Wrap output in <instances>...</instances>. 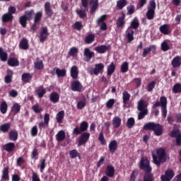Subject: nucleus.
Wrapping results in <instances>:
<instances>
[{"label":"nucleus","mask_w":181,"mask_h":181,"mask_svg":"<svg viewBox=\"0 0 181 181\" xmlns=\"http://www.w3.org/2000/svg\"><path fill=\"white\" fill-rule=\"evenodd\" d=\"M32 110L35 112L36 114H40L42 111V108H41L39 105V104H35V105H33Z\"/></svg>","instance_id":"63"},{"label":"nucleus","mask_w":181,"mask_h":181,"mask_svg":"<svg viewBox=\"0 0 181 181\" xmlns=\"http://www.w3.org/2000/svg\"><path fill=\"white\" fill-rule=\"evenodd\" d=\"M9 166H6L2 170L1 179L3 180H9Z\"/></svg>","instance_id":"29"},{"label":"nucleus","mask_w":181,"mask_h":181,"mask_svg":"<svg viewBox=\"0 0 181 181\" xmlns=\"http://www.w3.org/2000/svg\"><path fill=\"white\" fill-rule=\"evenodd\" d=\"M12 77H13V71H8V74L5 77V83H6L7 84H9V83H11Z\"/></svg>","instance_id":"61"},{"label":"nucleus","mask_w":181,"mask_h":181,"mask_svg":"<svg viewBox=\"0 0 181 181\" xmlns=\"http://www.w3.org/2000/svg\"><path fill=\"white\" fill-rule=\"evenodd\" d=\"M44 63L43 61L40 59L39 57H37L35 61L34 62V69L35 70H42L44 69Z\"/></svg>","instance_id":"20"},{"label":"nucleus","mask_w":181,"mask_h":181,"mask_svg":"<svg viewBox=\"0 0 181 181\" xmlns=\"http://www.w3.org/2000/svg\"><path fill=\"white\" fill-rule=\"evenodd\" d=\"M3 148L6 152H13V151H15L16 145L14 142H8L4 145Z\"/></svg>","instance_id":"28"},{"label":"nucleus","mask_w":181,"mask_h":181,"mask_svg":"<svg viewBox=\"0 0 181 181\" xmlns=\"http://www.w3.org/2000/svg\"><path fill=\"white\" fill-rule=\"evenodd\" d=\"M149 5L151 10L153 13V18H155L156 9V1L155 0H150Z\"/></svg>","instance_id":"53"},{"label":"nucleus","mask_w":181,"mask_h":181,"mask_svg":"<svg viewBox=\"0 0 181 181\" xmlns=\"http://www.w3.org/2000/svg\"><path fill=\"white\" fill-rule=\"evenodd\" d=\"M19 47L23 50H28L30 45L28 39L23 37L19 43Z\"/></svg>","instance_id":"25"},{"label":"nucleus","mask_w":181,"mask_h":181,"mask_svg":"<svg viewBox=\"0 0 181 181\" xmlns=\"http://www.w3.org/2000/svg\"><path fill=\"white\" fill-rule=\"evenodd\" d=\"M78 52L79 49H78V47H71V49H69V51L68 52V56L74 57L76 54H78Z\"/></svg>","instance_id":"50"},{"label":"nucleus","mask_w":181,"mask_h":181,"mask_svg":"<svg viewBox=\"0 0 181 181\" xmlns=\"http://www.w3.org/2000/svg\"><path fill=\"white\" fill-rule=\"evenodd\" d=\"M135 123L136 122H135L134 118H133V117L128 118V119L127 121V128L131 129L132 128H133V127H134Z\"/></svg>","instance_id":"55"},{"label":"nucleus","mask_w":181,"mask_h":181,"mask_svg":"<svg viewBox=\"0 0 181 181\" xmlns=\"http://www.w3.org/2000/svg\"><path fill=\"white\" fill-rule=\"evenodd\" d=\"M167 105H168V100L166 97H160V101H156V103H155V104L153 105L152 108L156 109L158 107H161L162 116L164 118H166L168 115Z\"/></svg>","instance_id":"4"},{"label":"nucleus","mask_w":181,"mask_h":181,"mask_svg":"<svg viewBox=\"0 0 181 181\" xmlns=\"http://www.w3.org/2000/svg\"><path fill=\"white\" fill-rule=\"evenodd\" d=\"M45 12L46 16H48V18H51V16H53L54 10H52L51 7L50 1H46L45 3Z\"/></svg>","instance_id":"13"},{"label":"nucleus","mask_w":181,"mask_h":181,"mask_svg":"<svg viewBox=\"0 0 181 181\" xmlns=\"http://www.w3.org/2000/svg\"><path fill=\"white\" fill-rule=\"evenodd\" d=\"M8 9H9L10 22H13V15L16 12V7H15V6H9Z\"/></svg>","instance_id":"44"},{"label":"nucleus","mask_w":181,"mask_h":181,"mask_svg":"<svg viewBox=\"0 0 181 181\" xmlns=\"http://www.w3.org/2000/svg\"><path fill=\"white\" fill-rule=\"evenodd\" d=\"M118 148L117 141H110L109 143V151L111 153H115Z\"/></svg>","instance_id":"24"},{"label":"nucleus","mask_w":181,"mask_h":181,"mask_svg":"<svg viewBox=\"0 0 181 181\" xmlns=\"http://www.w3.org/2000/svg\"><path fill=\"white\" fill-rule=\"evenodd\" d=\"M151 52H152V53L153 54H156V46L151 45L148 47H146L145 49H144V52L142 53V57H146L147 54L151 53Z\"/></svg>","instance_id":"15"},{"label":"nucleus","mask_w":181,"mask_h":181,"mask_svg":"<svg viewBox=\"0 0 181 181\" xmlns=\"http://www.w3.org/2000/svg\"><path fill=\"white\" fill-rule=\"evenodd\" d=\"M71 89L72 91H77L78 93L84 91L83 86H82L81 83L77 79L73 81L72 84H71Z\"/></svg>","instance_id":"10"},{"label":"nucleus","mask_w":181,"mask_h":181,"mask_svg":"<svg viewBox=\"0 0 181 181\" xmlns=\"http://www.w3.org/2000/svg\"><path fill=\"white\" fill-rule=\"evenodd\" d=\"M19 23L21 25L23 28H26L27 26L26 11H25V14H23V16H21V18L19 19Z\"/></svg>","instance_id":"39"},{"label":"nucleus","mask_w":181,"mask_h":181,"mask_svg":"<svg viewBox=\"0 0 181 181\" xmlns=\"http://www.w3.org/2000/svg\"><path fill=\"white\" fill-rule=\"evenodd\" d=\"M0 60L1 62H6L8 60V53L4 52L2 47H0Z\"/></svg>","instance_id":"45"},{"label":"nucleus","mask_w":181,"mask_h":181,"mask_svg":"<svg viewBox=\"0 0 181 181\" xmlns=\"http://www.w3.org/2000/svg\"><path fill=\"white\" fill-rule=\"evenodd\" d=\"M116 25L118 29H124L126 25V13L124 11H121V16H119Z\"/></svg>","instance_id":"8"},{"label":"nucleus","mask_w":181,"mask_h":181,"mask_svg":"<svg viewBox=\"0 0 181 181\" xmlns=\"http://www.w3.org/2000/svg\"><path fill=\"white\" fill-rule=\"evenodd\" d=\"M115 169L112 165H108L105 169V175L107 177H113L115 176Z\"/></svg>","instance_id":"21"},{"label":"nucleus","mask_w":181,"mask_h":181,"mask_svg":"<svg viewBox=\"0 0 181 181\" xmlns=\"http://www.w3.org/2000/svg\"><path fill=\"white\" fill-rule=\"evenodd\" d=\"M89 124L86 121H83L81 122L80 128L76 126L74 128L73 134L75 135H80L81 134L84 133L88 129Z\"/></svg>","instance_id":"6"},{"label":"nucleus","mask_w":181,"mask_h":181,"mask_svg":"<svg viewBox=\"0 0 181 181\" xmlns=\"http://www.w3.org/2000/svg\"><path fill=\"white\" fill-rule=\"evenodd\" d=\"M65 138L66 134L64 131H59L56 135V139L58 142H62V141H64Z\"/></svg>","instance_id":"40"},{"label":"nucleus","mask_w":181,"mask_h":181,"mask_svg":"<svg viewBox=\"0 0 181 181\" xmlns=\"http://www.w3.org/2000/svg\"><path fill=\"white\" fill-rule=\"evenodd\" d=\"M90 138V132H86V131L85 132L81 134L78 141V146H81L82 145H86L87 142H88Z\"/></svg>","instance_id":"9"},{"label":"nucleus","mask_w":181,"mask_h":181,"mask_svg":"<svg viewBox=\"0 0 181 181\" xmlns=\"http://www.w3.org/2000/svg\"><path fill=\"white\" fill-rule=\"evenodd\" d=\"M39 151L36 146H35L31 152V158L32 159H35L37 160L39 158Z\"/></svg>","instance_id":"47"},{"label":"nucleus","mask_w":181,"mask_h":181,"mask_svg":"<svg viewBox=\"0 0 181 181\" xmlns=\"http://www.w3.org/2000/svg\"><path fill=\"white\" fill-rule=\"evenodd\" d=\"M21 108V107L20 104L16 103L11 107V112H13L14 114V115H16V114H18V112H20Z\"/></svg>","instance_id":"43"},{"label":"nucleus","mask_w":181,"mask_h":181,"mask_svg":"<svg viewBox=\"0 0 181 181\" xmlns=\"http://www.w3.org/2000/svg\"><path fill=\"white\" fill-rule=\"evenodd\" d=\"M126 39L127 41L129 42H133V40H134V30H133V28H131V25L126 30Z\"/></svg>","instance_id":"16"},{"label":"nucleus","mask_w":181,"mask_h":181,"mask_svg":"<svg viewBox=\"0 0 181 181\" xmlns=\"http://www.w3.org/2000/svg\"><path fill=\"white\" fill-rule=\"evenodd\" d=\"M50 101H52V103H53L54 104H57V103H59V98H60V95L59 94H58V93H52L50 94Z\"/></svg>","instance_id":"36"},{"label":"nucleus","mask_w":181,"mask_h":181,"mask_svg":"<svg viewBox=\"0 0 181 181\" xmlns=\"http://www.w3.org/2000/svg\"><path fill=\"white\" fill-rule=\"evenodd\" d=\"M33 74L30 73H23L21 76V80L23 83H30L31 80L33 79Z\"/></svg>","instance_id":"23"},{"label":"nucleus","mask_w":181,"mask_h":181,"mask_svg":"<svg viewBox=\"0 0 181 181\" xmlns=\"http://www.w3.org/2000/svg\"><path fill=\"white\" fill-rule=\"evenodd\" d=\"M148 104L145 100H139L137 105V109L140 111L138 114V119H143L148 114Z\"/></svg>","instance_id":"3"},{"label":"nucleus","mask_w":181,"mask_h":181,"mask_svg":"<svg viewBox=\"0 0 181 181\" xmlns=\"http://www.w3.org/2000/svg\"><path fill=\"white\" fill-rule=\"evenodd\" d=\"M64 115H65V112L64 110L62 111H59L57 115H56V119H57V122L58 124H62L63 122V119L64 118Z\"/></svg>","instance_id":"37"},{"label":"nucleus","mask_w":181,"mask_h":181,"mask_svg":"<svg viewBox=\"0 0 181 181\" xmlns=\"http://www.w3.org/2000/svg\"><path fill=\"white\" fill-rule=\"evenodd\" d=\"M48 36H49V33L48 31V28L47 26L42 28L41 32L40 33V42L41 43H44L47 39H48Z\"/></svg>","instance_id":"11"},{"label":"nucleus","mask_w":181,"mask_h":181,"mask_svg":"<svg viewBox=\"0 0 181 181\" xmlns=\"http://www.w3.org/2000/svg\"><path fill=\"white\" fill-rule=\"evenodd\" d=\"M175 176V172L173 169H168L165 170V175H162L161 180L162 181H170L173 177Z\"/></svg>","instance_id":"12"},{"label":"nucleus","mask_w":181,"mask_h":181,"mask_svg":"<svg viewBox=\"0 0 181 181\" xmlns=\"http://www.w3.org/2000/svg\"><path fill=\"white\" fill-rule=\"evenodd\" d=\"M46 93L47 91L45 88H44V86H40V87H37V88L36 89V93L38 95L39 98H42Z\"/></svg>","instance_id":"33"},{"label":"nucleus","mask_w":181,"mask_h":181,"mask_svg":"<svg viewBox=\"0 0 181 181\" xmlns=\"http://www.w3.org/2000/svg\"><path fill=\"white\" fill-rule=\"evenodd\" d=\"M159 30L160 33H163V35H170V28L169 25H163L162 26H160Z\"/></svg>","instance_id":"32"},{"label":"nucleus","mask_w":181,"mask_h":181,"mask_svg":"<svg viewBox=\"0 0 181 181\" xmlns=\"http://www.w3.org/2000/svg\"><path fill=\"white\" fill-rule=\"evenodd\" d=\"M144 129L146 131H153L156 136H160L163 134V127L160 124H156V122H147L144 125Z\"/></svg>","instance_id":"2"},{"label":"nucleus","mask_w":181,"mask_h":181,"mask_svg":"<svg viewBox=\"0 0 181 181\" xmlns=\"http://www.w3.org/2000/svg\"><path fill=\"white\" fill-rule=\"evenodd\" d=\"M78 74L79 71L77 66H72L71 68V77L76 81L77 78H78Z\"/></svg>","instance_id":"26"},{"label":"nucleus","mask_w":181,"mask_h":181,"mask_svg":"<svg viewBox=\"0 0 181 181\" xmlns=\"http://www.w3.org/2000/svg\"><path fill=\"white\" fill-rule=\"evenodd\" d=\"M56 74L58 77H65L66 76V70L65 69H63L62 70L57 69Z\"/></svg>","instance_id":"58"},{"label":"nucleus","mask_w":181,"mask_h":181,"mask_svg":"<svg viewBox=\"0 0 181 181\" xmlns=\"http://www.w3.org/2000/svg\"><path fill=\"white\" fill-rule=\"evenodd\" d=\"M42 11H37V13H35V22L37 24V26H38V25H40V22H41L42 18Z\"/></svg>","instance_id":"52"},{"label":"nucleus","mask_w":181,"mask_h":181,"mask_svg":"<svg viewBox=\"0 0 181 181\" xmlns=\"http://www.w3.org/2000/svg\"><path fill=\"white\" fill-rule=\"evenodd\" d=\"M122 124V118L119 117H115L112 119V125L114 128H119Z\"/></svg>","instance_id":"38"},{"label":"nucleus","mask_w":181,"mask_h":181,"mask_svg":"<svg viewBox=\"0 0 181 181\" xmlns=\"http://www.w3.org/2000/svg\"><path fill=\"white\" fill-rule=\"evenodd\" d=\"M155 180L153 175H152V170H148L144 175V179L142 181H153Z\"/></svg>","instance_id":"35"},{"label":"nucleus","mask_w":181,"mask_h":181,"mask_svg":"<svg viewBox=\"0 0 181 181\" xmlns=\"http://www.w3.org/2000/svg\"><path fill=\"white\" fill-rule=\"evenodd\" d=\"M116 70V66L114 62L110 63V64L107 66V76H109V78L111 77V76L115 73Z\"/></svg>","instance_id":"30"},{"label":"nucleus","mask_w":181,"mask_h":181,"mask_svg":"<svg viewBox=\"0 0 181 181\" xmlns=\"http://www.w3.org/2000/svg\"><path fill=\"white\" fill-rule=\"evenodd\" d=\"M33 13H35V10H33V8H31V10H26L25 15H26L27 22L28 21H31Z\"/></svg>","instance_id":"59"},{"label":"nucleus","mask_w":181,"mask_h":181,"mask_svg":"<svg viewBox=\"0 0 181 181\" xmlns=\"http://www.w3.org/2000/svg\"><path fill=\"white\" fill-rule=\"evenodd\" d=\"M95 52H97V53L104 54L105 53H106V52H107V50H109V47L108 46L102 45L101 46H97L96 47H95Z\"/></svg>","instance_id":"27"},{"label":"nucleus","mask_w":181,"mask_h":181,"mask_svg":"<svg viewBox=\"0 0 181 181\" xmlns=\"http://www.w3.org/2000/svg\"><path fill=\"white\" fill-rule=\"evenodd\" d=\"M139 168L141 170H144L145 173H147L149 170H152V168L151 166V162L148 160V158L142 157L139 163Z\"/></svg>","instance_id":"5"},{"label":"nucleus","mask_w":181,"mask_h":181,"mask_svg":"<svg viewBox=\"0 0 181 181\" xmlns=\"http://www.w3.org/2000/svg\"><path fill=\"white\" fill-rule=\"evenodd\" d=\"M129 64L128 62H124V63H122L121 66V72L127 73V71H129Z\"/></svg>","instance_id":"56"},{"label":"nucleus","mask_w":181,"mask_h":181,"mask_svg":"<svg viewBox=\"0 0 181 181\" xmlns=\"http://www.w3.org/2000/svg\"><path fill=\"white\" fill-rule=\"evenodd\" d=\"M99 6V0H90V12L93 15Z\"/></svg>","instance_id":"19"},{"label":"nucleus","mask_w":181,"mask_h":181,"mask_svg":"<svg viewBox=\"0 0 181 181\" xmlns=\"http://www.w3.org/2000/svg\"><path fill=\"white\" fill-rule=\"evenodd\" d=\"M139 26H140L139 21L136 19H134L133 21H132L130 23V28H132V29H138Z\"/></svg>","instance_id":"57"},{"label":"nucleus","mask_w":181,"mask_h":181,"mask_svg":"<svg viewBox=\"0 0 181 181\" xmlns=\"http://www.w3.org/2000/svg\"><path fill=\"white\" fill-rule=\"evenodd\" d=\"M19 60L15 57H12L8 60V65L11 67H18L19 66Z\"/></svg>","instance_id":"34"},{"label":"nucleus","mask_w":181,"mask_h":181,"mask_svg":"<svg viewBox=\"0 0 181 181\" xmlns=\"http://www.w3.org/2000/svg\"><path fill=\"white\" fill-rule=\"evenodd\" d=\"M69 153L70 158H71L72 159L77 158V156L81 158V155H80V153H78V152L76 149H72L71 151H69Z\"/></svg>","instance_id":"54"},{"label":"nucleus","mask_w":181,"mask_h":181,"mask_svg":"<svg viewBox=\"0 0 181 181\" xmlns=\"http://www.w3.org/2000/svg\"><path fill=\"white\" fill-rule=\"evenodd\" d=\"M115 104V100L114 98H110L107 101L106 103V107L107 108L111 109L113 108L114 105Z\"/></svg>","instance_id":"62"},{"label":"nucleus","mask_w":181,"mask_h":181,"mask_svg":"<svg viewBox=\"0 0 181 181\" xmlns=\"http://www.w3.org/2000/svg\"><path fill=\"white\" fill-rule=\"evenodd\" d=\"M146 18L148 21H152L153 19H154L153 14L152 13V10L151 8L149 3L148 5V10L146 11Z\"/></svg>","instance_id":"51"},{"label":"nucleus","mask_w":181,"mask_h":181,"mask_svg":"<svg viewBox=\"0 0 181 181\" xmlns=\"http://www.w3.org/2000/svg\"><path fill=\"white\" fill-rule=\"evenodd\" d=\"M95 39V35H93V34L88 35V36H86L85 39V43H86V45H90L91 43H93V42H94Z\"/></svg>","instance_id":"49"},{"label":"nucleus","mask_w":181,"mask_h":181,"mask_svg":"<svg viewBox=\"0 0 181 181\" xmlns=\"http://www.w3.org/2000/svg\"><path fill=\"white\" fill-rule=\"evenodd\" d=\"M11 128V122H6L0 125V132L2 134H8Z\"/></svg>","instance_id":"18"},{"label":"nucleus","mask_w":181,"mask_h":181,"mask_svg":"<svg viewBox=\"0 0 181 181\" xmlns=\"http://www.w3.org/2000/svg\"><path fill=\"white\" fill-rule=\"evenodd\" d=\"M0 111L1 114H6L8 111V104L6 101H2L1 105H0Z\"/></svg>","instance_id":"46"},{"label":"nucleus","mask_w":181,"mask_h":181,"mask_svg":"<svg viewBox=\"0 0 181 181\" xmlns=\"http://www.w3.org/2000/svg\"><path fill=\"white\" fill-rule=\"evenodd\" d=\"M173 92L175 93V94L181 93V84L180 83H177L176 84H175L173 88Z\"/></svg>","instance_id":"60"},{"label":"nucleus","mask_w":181,"mask_h":181,"mask_svg":"<svg viewBox=\"0 0 181 181\" xmlns=\"http://www.w3.org/2000/svg\"><path fill=\"white\" fill-rule=\"evenodd\" d=\"M83 56L85 57L86 62H90L91 59L94 57L95 53L94 52H91L89 47H86L83 51Z\"/></svg>","instance_id":"14"},{"label":"nucleus","mask_w":181,"mask_h":181,"mask_svg":"<svg viewBox=\"0 0 181 181\" xmlns=\"http://www.w3.org/2000/svg\"><path fill=\"white\" fill-rule=\"evenodd\" d=\"M18 138V132L16 131V129H11V131L9 130L8 132V139L10 141H17Z\"/></svg>","instance_id":"22"},{"label":"nucleus","mask_w":181,"mask_h":181,"mask_svg":"<svg viewBox=\"0 0 181 181\" xmlns=\"http://www.w3.org/2000/svg\"><path fill=\"white\" fill-rule=\"evenodd\" d=\"M76 14L81 19H84L87 18V13L86 8H81L80 10H76Z\"/></svg>","instance_id":"42"},{"label":"nucleus","mask_w":181,"mask_h":181,"mask_svg":"<svg viewBox=\"0 0 181 181\" xmlns=\"http://www.w3.org/2000/svg\"><path fill=\"white\" fill-rule=\"evenodd\" d=\"M161 50H163V52H168V50H170V47L169 45H168V42H163L161 44Z\"/></svg>","instance_id":"64"},{"label":"nucleus","mask_w":181,"mask_h":181,"mask_svg":"<svg viewBox=\"0 0 181 181\" xmlns=\"http://www.w3.org/2000/svg\"><path fill=\"white\" fill-rule=\"evenodd\" d=\"M131 98V94L128 93V91H123L122 93V100L124 106L127 105L128 104L129 101H130Z\"/></svg>","instance_id":"31"},{"label":"nucleus","mask_w":181,"mask_h":181,"mask_svg":"<svg viewBox=\"0 0 181 181\" xmlns=\"http://www.w3.org/2000/svg\"><path fill=\"white\" fill-rule=\"evenodd\" d=\"M153 162L156 166H160L166 162V151L163 148L156 149V153H152Z\"/></svg>","instance_id":"1"},{"label":"nucleus","mask_w":181,"mask_h":181,"mask_svg":"<svg viewBox=\"0 0 181 181\" xmlns=\"http://www.w3.org/2000/svg\"><path fill=\"white\" fill-rule=\"evenodd\" d=\"M127 5V0H117V8H118V9H123Z\"/></svg>","instance_id":"48"},{"label":"nucleus","mask_w":181,"mask_h":181,"mask_svg":"<svg viewBox=\"0 0 181 181\" xmlns=\"http://www.w3.org/2000/svg\"><path fill=\"white\" fill-rule=\"evenodd\" d=\"M105 69V64L103 63H99L98 64H95V68H92L89 70L90 74H94L95 76H98L100 74L103 73Z\"/></svg>","instance_id":"7"},{"label":"nucleus","mask_w":181,"mask_h":181,"mask_svg":"<svg viewBox=\"0 0 181 181\" xmlns=\"http://www.w3.org/2000/svg\"><path fill=\"white\" fill-rule=\"evenodd\" d=\"M171 66L173 69H179L181 67V57L180 56H176L171 62Z\"/></svg>","instance_id":"17"},{"label":"nucleus","mask_w":181,"mask_h":181,"mask_svg":"<svg viewBox=\"0 0 181 181\" xmlns=\"http://www.w3.org/2000/svg\"><path fill=\"white\" fill-rule=\"evenodd\" d=\"M1 21H2L3 23H8V22H11L9 7L8 8V12L4 13V14L2 15Z\"/></svg>","instance_id":"41"}]
</instances>
